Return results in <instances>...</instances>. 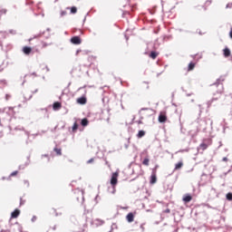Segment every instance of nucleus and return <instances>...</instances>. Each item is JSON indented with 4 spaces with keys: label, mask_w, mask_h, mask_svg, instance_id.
I'll list each match as a JSON object with an SVG mask.
<instances>
[{
    "label": "nucleus",
    "mask_w": 232,
    "mask_h": 232,
    "mask_svg": "<svg viewBox=\"0 0 232 232\" xmlns=\"http://www.w3.org/2000/svg\"><path fill=\"white\" fill-rule=\"evenodd\" d=\"M117 184H119V171L113 172L111 178V186L112 188V195L117 191Z\"/></svg>",
    "instance_id": "1"
},
{
    "label": "nucleus",
    "mask_w": 232,
    "mask_h": 232,
    "mask_svg": "<svg viewBox=\"0 0 232 232\" xmlns=\"http://www.w3.org/2000/svg\"><path fill=\"white\" fill-rule=\"evenodd\" d=\"M213 144V141L210 139H205L202 143L199 145V150H202V151H206L207 148H209Z\"/></svg>",
    "instance_id": "2"
},
{
    "label": "nucleus",
    "mask_w": 232,
    "mask_h": 232,
    "mask_svg": "<svg viewBox=\"0 0 232 232\" xmlns=\"http://www.w3.org/2000/svg\"><path fill=\"white\" fill-rule=\"evenodd\" d=\"M159 122L164 123L166 121H168V115L166 111H160L159 118H158Z\"/></svg>",
    "instance_id": "3"
},
{
    "label": "nucleus",
    "mask_w": 232,
    "mask_h": 232,
    "mask_svg": "<svg viewBox=\"0 0 232 232\" xmlns=\"http://www.w3.org/2000/svg\"><path fill=\"white\" fill-rule=\"evenodd\" d=\"M92 225L94 226V227H101V226H104V220L95 218L92 220Z\"/></svg>",
    "instance_id": "4"
},
{
    "label": "nucleus",
    "mask_w": 232,
    "mask_h": 232,
    "mask_svg": "<svg viewBox=\"0 0 232 232\" xmlns=\"http://www.w3.org/2000/svg\"><path fill=\"white\" fill-rule=\"evenodd\" d=\"M72 44H81L82 41L81 40V36H73L71 38Z\"/></svg>",
    "instance_id": "5"
},
{
    "label": "nucleus",
    "mask_w": 232,
    "mask_h": 232,
    "mask_svg": "<svg viewBox=\"0 0 232 232\" xmlns=\"http://www.w3.org/2000/svg\"><path fill=\"white\" fill-rule=\"evenodd\" d=\"M182 200L185 204H188L193 200V197L189 194H186L183 196Z\"/></svg>",
    "instance_id": "6"
},
{
    "label": "nucleus",
    "mask_w": 232,
    "mask_h": 232,
    "mask_svg": "<svg viewBox=\"0 0 232 232\" xmlns=\"http://www.w3.org/2000/svg\"><path fill=\"white\" fill-rule=\"evenodd\" d=\"M126 220L127 222H133V220H135V215H133V213L130 212L127 216H126Z\"/></svg>",
    "instance_id": "7"
},
{
    "label": "nucleus",
    "mask_w": 232,
    "mask_h": 232,
    "mask_svg": "<svg viewBox=\"0 0 232 232\" xmlns=\"http://www.w3.org/2000/svg\"><path fill=\"white\" fill-rule=\"evenodd\" d=\"M23 53H24L25 55H30V53H32V47L24 46V47L23 48Z\"/></svg>",
    "instance_id": "8"
},
{
    "label": "nucleus",
    "mask_w": 232,
    "mask_h": 232,
    "mask_svg": "<svg viewBox=\"0 0 232 232\" xmlns=\"http://www.w3.org/2000/svg\"><path fill=\"white\" fill-rule=\"evenodd\" d=\"M196 66H197V63L190 62L188 66V72H193Z\"/></svg>",
    "instance_id": "9"
},
{
    "label": "nucleus",
    "mask_w": 232,
    "mask_h": 232,
    "mask_svg": "<svg viewBox=\"0 0 232 232\" xmlns=\"http://www.w3.org/2000/svg\"><path fill=\"white\" fill-rule=\"evenodd\" d=\"M223 55L224 57H229L231 55V50L228 47L223 49Z\"/></svg>",
    "instance_id": "10"
},
{
    "label": "nucleus",
    "mask_w": 232,
    "mask_h": 232,
    "mask_svg": "<svg viewBox=\"0 0 232 232\" xmlns=\"http://www.w3.org/2000/svg\"><path fill=\"white\" fill-rule=\"evenodd\" d=\"M61 108H63V105L59 102H54L53 105V109L55 111H57V110H61Z\"/></svg>",
    "instance_id": "11"
},
{
    "label": "nucleus",
    "mask_w": 232,
    "mask_h": 232,
    "mask_svg": "<svg viewBox=\"0 0 232 232\" xmlns=\"http://www.w3.org/2000/svg\"><path fill=\"white\" fill-rule=\"evenodd\" d=\"M21 215V211L19 209H14V212H12L11 217L12 218H17Z\"/></svg>",
    "instance_id": "12"
},
{
    "label": "nucleus",
    "mask_w": 232,
    "mask_h": 232,
    "mask_svg": "<svg viewBox=\"0 0 232 232\" xmlns=\"http://www.w3.org/2000/svg\"><path fill=\"white\" fill-rule=\"evenodd\" d=\"M86 102H87V100H86V97H84V96H82V97H81V98H78V99L76 100V102H77L78 104H86Z\"/></svg>",
    "instance_id": "13"
},
{
    "label": "nucleus",
    "mask_w": 232,
    "mask_h": 232,
    "mask_svg": "<svg viewBox=\"0 0 232 232\" xmlns=\"http://www.w3.org/2000/svg\"><path fill=\"white\" fill-rule=\"evenodd\" d=\"M184 166V162L179 161L175 165L174 171H177L179 169H181V168Z\"/></svg>",
    "instance_id": "14"
},
{
    "label": "nucleus",
    "mask_w": 232,
    "mask_h": 232,
    "mask_svg": "<svg viewBox=\"0 0 232 232\" xmlns=\"http://www.w3.org/2000/svg\"><path fill=\"white\" fill-rule=\"evenodd\" d=\"M159 56V53L152 51L150 54V59H157V57Z\"/></svg>",
    "instance_id": "15"
},
{
    "label": "nucleus",
    "mask_w": 232,
    "mask_h": 232,
    "mask_svg": "<svg viewBox=\"0 0 232 232\" xmlns=\"http://www.w3.org/2000/svg\"><path fill=\"white\" fill-rule=\"evenodd\" d=\"M157 182V175L156 174H152L150 176V184H155Z\"/></svg>",
    "instance_id": "16"
},
{
    "label": "nucleus",
    "mask_w": 232,
    "mask_h": 232,
    "mask_svg": "<svg viewBox=\"0 0 232 232\" xmlns=\"http://www.w3.org/2000/svg\"><path fill=\"white\" fill-rule=\"evenodd\" d=\"M144 135H146V131L144 130H140L137 134L138 139H142V137H144Z\"/></svg>",
    "instance_id": "17"
},
{
    "label": "nucleus",
    "mask_w": 232,
    "mask_h": 232,
    "mask_svg": "<svg viewBox=\"0 0 232 232\" xmlns=\"http://www.w3.org/2000/svg\"><path fill=\"white\" fill-rule=\"evenodd\" d=\"M53 151H55L56 155H58V156L63 155V150L59 148H54Z\"/></svg>",
    "instance_id": "18"
},
{
    "label": "nucleus",
    "mask_w": 232,
    "mask_h": 232,
    "mask_svg": "<svg viewBox=\"0 0 232 232\" xmlns=\"http://www.w3.org/2000/svg\"><path fill=\"white\" fill-rule=\"evenodd\" d=\"M90 123V121H88V119L84 118L82 120V126H88V124Z\"/></svg>",
    "instance_id": "19"
},
{
    "label": "nucleus",
    "mask_w": 232,
    "mask_h": 232,
    "mask_svg": "<svg viewBox=\"0 0 232 232\" xmlns=\"http://www.w3.org/2000/svg\"><path fill=\"white\" fill-rule=\"evenodd\" d=\"M72 130V133H75L77 130H79V124H77V122H74Z\"/></svg>",
    "instance_id": "20"
},
{
    "label": "nucleus",
    "mask_w": 232,
    "mask_h": 232,
    "mask_svg": "<svg viewBox=\"0 0 232 232\" xmlns=\"http://www.w3.org/2000/svg\"><path fill=\"white\" fill-rule=\"evenodd\" d=\"M143 166H150V158H145L142 161Z\"/></svg>",
    "instance_id": "21"
},
{
    "label": "nucleus",
    "mask_w": 232,
    "mask_h": 232,
    "mask_svg": "<svg viewBox=\"0 0 232 232\" xmlns=\"http://www.w3.org/2000/svg\"><path fill=\"white\" fill-rule=\"evenodd\" d=\"M71 14H77V7L75 6L71 7Z\"/></svg>",
    "instance_id": "22"
},
{
    "label": "nucleus",
    "mask_w": 232,
    "mask_h": 232,
    "mask_svg": "<svg viewBox=\"0 0 232 232\" xmlns=\"http://www.w3.org/2000/svg\"><path fill=\"white\" fill-rule=\"evenodd\" d=\"M227 200H232V193L231 192H228L227 194Z\"/></svg>",
    "instance_id": "23"
},
{
    "label": "nucleus",
    "mask_w": 232,
    "mask_h": 232,
    "mask_svg": "<svg viewBox=\"0 0 232 232\" xmlns=\"http://www.w3.org/2000/svg\"><path fill=\"white\" fill-rule=\"evenodd\" d=\"M40 45L42 48H46V46H48V44L42 42Z\"/></svg>",
    "instance_id": "24"
},
{
    "label": "nucleus",
    "mask_w": 232,
    "mask_h": 232,
    "mask_svg": "<svg viewBox=\"0 0 232 232\" xmlns=\"http://www.w3.org/2000/svg\"><path fill=\"white\" fill-rule=\"evenodd\" d=\"M18 173L19 171L15 170L10 174V177H15Z\"/></svg>",
    "instance_id": "25"
},
{
    "label": "nucleus",
    "mask_w": 232,
    "mask_h": 232,
    "mask_svg": "<svg viewBox=\"0 0 232 232\" xmlns=\"http://www.w3.org/2000/svg\"><path fill=\"white\" fill-rule=\"evenodd\" d=\"M145 226H146V223H143V224H141V225L140 226L141 231H143V232H144L145 229H146V228L144 227Z\"/></svg>",
    "instance_id": "26"
},
{
    "label": "nucleus",
    "mask_w": 232,
    "mask_h": 232,
    "mask_svg": "<svg viewBox=\"0 0 232 232\" xmlns=\"http://www.w3.org/2000/svg\"><path fill=\"white\" fill-rule=\"evenodd\" d=\"M67 12L66 11H62L61 12V17H64V15H67Z\"/></svg>",
    "instance_id": "27"
},
{
    "label": "nucleus",
    "mask_w": 232,
    "mask_h": 232,
    "mask_svg": "<svg viewBox=\"0 0 232 232\" xmlns=\"http://www.w3.org/2000/svg\"><path fill=\"white\" fill-rule=\"evenodd\" d=\"M94 159L93 158H92L91 160H89L88 161H87V164H92V162H94Z\"/></svg>",
    "instance_id": "28"
},
{
    "label": "nucleus",
    "mask_w": 232,
    "mask_h": 232,
    "mask_svg": "<svg viewBox=\"0 0 232 232\" xmlns=\"http://www.w3.org/2000/svg\"><path fill=\"white\" fill-rule=\"evenodd\" d=\"M32 220H33V222H35V220H37V217L34 216Z\"/></svg>",
    "instance_id": "29"
},
{
    "label": "nucleus",
    "mask_w": 232,
    "mask_h": 232,
    "mask_svg": "<svg viewBox=\"0 0 232 232\" xmlns=\"http://www.w3.org/2000/svg\"><path fill=\"white\" fill-rule=\"evenodd\" d=\"M1 12H2V14H6L7 11H6V9H2Z\"/></svg>",
    "instance_id": "30"
},
{
    "label": "nucleus",
    "mask_w": 232,
    "mask_h": 232,
    "mask_svg": "<svg viewBox=\"0 0 232 232\" xmlns=\"http://www.w3.org/2000/svg\"><path fill=\"white\" fill-rule=\"evenodd\" d=\"M229 36L232 38V28L230 29Z\"/></svg>",
    "instance_id": "31"
},
{
    "label": "nucleus",
    "mask_w": 232,
    "mask_h": 232,
    "mask_svg": "<svg viewBox=\"0 0 232 232\" xmlns=\"http://www.w3.org/2000/svg\"><path fill=\"white\" fill-rule=\"evenodd\" d=\"M166 213H169V209H167V210H166Z\"/></svg>",
    "instance_id": "32"
},
{
    "label": "nucleus",
    "mask_w": 232,
    "mask_h": 232,
    "mask_svg": "<svg viewBox=\"0 0 232 232\" xmlns=\"http://www.w3.org/2000/svg\"><path fill=\"white\" fill-rule=\"evenodd\" d=\"M53 229H57V226H54V227H53Z\"/></svg>",
    "instance_id": "33"
},
{
    "label": "nucleus",
    "mask_w": 232,
    "mask_h": 232,
    "mask_svg": "<svg viewBox=\"0 0 232 232\" xmlns=\"http://www.w3.org/2000/svg\"><path fill=\"white\" fill-rule=\"evenodd\" d=\"M224 160H227V158H224Z\"/></svg>",
    "instance_id": "34"
}]
</instances>
